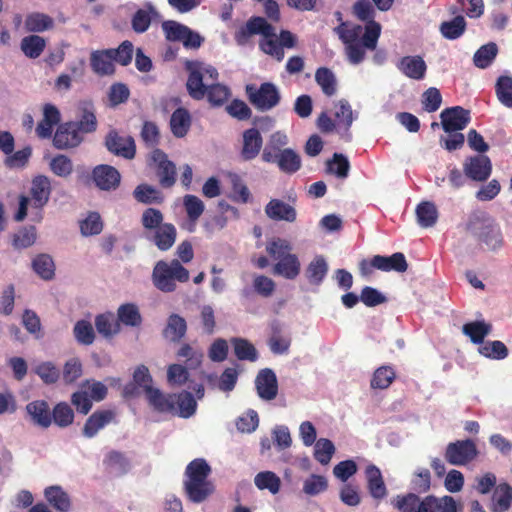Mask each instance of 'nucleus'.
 <instances>
[{"label":"nucleus","instance_id":"58","mask_svg":"<svg viewBox=\"0 0 512 512\" xmlns=\"http://www.w3.org/2000/svg\"><path fill=\"white\" fill-rule=\"evenodd\" d=\"M479 353L486 358L502 360L508 356L506 345L499 341H487L479 347Z\"/></svg>","mask_w":512,"mask_h":512},{"label":"nucleus","instance_id":"4","mask_svg":"<svg viewBox=\"0 0 512 512\" xmlns=\"http://www.w3.org/2000/svg\"><path fill=\"white\" fill-rule=\"evenodd\" d=\"M186 90L189 96L194 100H202L206 97L209 104L213 107H220L225 104L231 96L230 89L220 83L205 84L198 70L191 71V76L187 78Z\"/></svg>","mask_w":512,"mask_h":512},{"label":"nucleus","instance_id":"10","mask_svg":"<svg viewBox=\"0 0 512 512\" xmlns=\"http://www.w3.org/2000/svg\"><path fill=\"white\" fill-rule=\"evenodd\" d=\"M478 455L476 444L471 439L457 440L447 445L446 461L455 466H463L473 461Z\"/></svg>","mask_w":512,"mask_h":512},{"label":"nucleus","instance_id":"55","mask_svg":"<svg viewBox=\"0 0 512 512\" xmlns=\"http://www.w3.org/2000/svg\"><path fill=\"white\" fill-rule=\"evenodd\" d=\"M140 137L146 147L152 150L158 149L157 146L160 144L161 135L159 127L155 122L145 121L142 125Z\"/></svg>","mask_w":512,"mask_h":512},{"label":"nucleus","instance_id":"45","mask_svg":"<svg viewBox=\"0 0 512 512\" xmlns=\"http://www.w3.org/2000/svg\"><path fill=\"white\" fill-rule=\"evenodd\" d=\"M231 344L238 360L254 362L258 359L256 348L247 339L235 337L231 339Z\"/></svg>","mask_w":512,"mask_h":512},{"label":"nucleus","instance_id":"1","mask_svg":"<svg viewBox=\"0 0 512 512\" xmlns=\"http://www.w3.org/2000/svg\"><path fill=\"white\" fill-rule=\"evenodd\" d=\"M211 467L203 458L192 460L185 468L183 488L187 499L193 503H202L215 491L208 477Z\"/></svg>","mask_w":512,"mask_h":512},{"label":"nucleus","instance_id":"63","mask_svg":"<svg viewBox=\"0 0 512 512\" xmlns=\"http://www.w3.org/2000/svg\"><path fill=\"white\" fill-rule=\"evenodd\" d=\"M37 233L34 226L20 229L13 235L12 245L15 249H25L32 246L36 241Z\"/></svg>","mask_w":512,"mask_h":512},{"label":"nucleus","instance_id":"47","mask_svg":"<svg viewBox=\"0 0 512 512\" xmlns=\"http://www.w3.org/2000/svg\"><path fill=\"white\" fill-rule=\"evenodd\" d=\"M254 483L259 490H268L272 494H277L281 487L280 478L272 471L259 472L254 478Z\"/></svg>","mask_w":512,"mask_h":512},{"label":"nucleus","instance_id":"40","mask_svg":"<svg viewBox=\"0 0 512 512\" xmlns=\"http://www.w3.org/2000/svg\"><path fill=\"white\" fill-rule=\"evenodd\" d=\"M354 118L352 107L346 99H340L334 103V121L338 127L348 131Z\"/></svg>","mask_w":512,"mask_h":512},{"label":"nucleus","instance_id":"54","mask_svg":"<svg viewBox=\"0 0 512 512\" xmlns=\"http://www.w3.org/2000/svg\"><path fill=\"white\" fill-rule=\"evenodd\" d=\"M134 198L144 204L161 203L163 196L160 191L148 184H140L133 191Z\"/></svg>","mask_w":512,"mask_h":512},{"label":"nucleus","instance_id":"39","mask_svg":"<svg viewBox=\"0 0 512 512\" xmlns=\"http://www.w3.org/2000/svg\"><path fill=\"white\" fill-rule=\"evenodd\" d=\"M54 27V20L47 14L33 12L26 16L25 28L29 32L40 33Z\"/></svg>","mask_w":512,"mask_h":512},{"label":"nucleus","instance_id":"15","mask_svg":"<svg viewBox=\"0 0 512 512\" xmlns=\"http://www.w3.org/2000/svg\"><path fill=\"white\" fill-rule=\"evenodd\" d=\"M152 381L153 379L149 369L143 364L137 366L133 373V380L123 387V397L133 398L138 396L140 388H142L145 395H147L149 389H154V387H152Z\"/></svg>","mask_w":512,"mask_h":512},{"label":"nucleus","instance_id":"56","mask_svg":"<svg viewBox=\"0 0 512 512\" xmlns=\"http://www.w3.org/2000/svg\"><path fill=\"white\" fill-rule=\"evenodd\" d=\"M291 243L283 238L277 237L268 241L266 244V252L274 260H280L287 255L292 254Z\"/></svg>","mask_w":512,"mask_h":512},{"label":"nucleus","instance_id":"48","mask_svg":"<svg viewBox=\"0 0 512 512\" xmlns=\"http://www.w3.org/2000/svg\"><path fill=\"white\" fill-rule=\"evenodd\" d=\"M272 335L269 338L268 344L270 350L274 354H285L288 352L291 345V339L289 337L281 336V327L279 323L274 322L271 325Z\"/></svg>","mask_w":512,"mask_h":512},{"label":"nucleus","instance_id":"34","mask_svg":"<svg viewBox=\"0 0 512 512\" xmlns=\"http://www.w3.org/2000/svg\"><path fill=\"white\" fill-rule=\"evenodd\" d=\"M328 272V264L321 255L316 256L306 267L305 277L311 285L319 286Z\"/></svg>","mask_w":512,"mask_h":512},{"label":"nucleus","instance_id":"41","mask_svg":"<svg viewBox=\"0 0 512 512\" xmlns=\"http://www.w3.org/2000/svg\"><path fill=\"white\" fill-rule=\"evenodd\" d=\"M466 20L462 15L454 17L450 21H444L440 25L441 35L448 40L460 38L466 30Z\"/></svg>","mask_w":512,"mask_h":512},{"label":"nucleus","instance_id":"17","mask_svg":"<svg viewBox=\"0 0 512 512\" xmlns=\"http://www.w3.org/2000/svg\"><path fill=\"white\" fill-rule=\"evenodd\" d=\"M263 147V138L257 128L246 129L242 134L240 156L244 161L255 159Z\"/></svg>","mask_w":512,"mask_h":512},{"label":"nucleus","instance_id":"43","mask_svg":"<svg viewBox=\"0 0 512 512\" xmlns=\"http://www.w3.org/2000/svg\"><path fill=\"white\" fill-rule=\"evenodd\" d=\"M119 323L131 327H139L142 324V316L134 303L122 304L117 310Z\"/></svg>","mask_w":512,"mask_h":512},{"label":"nucleus","instance_id":"19","mask_svg":"<svg viewBox=\"0 0 512 512\" xmlns=\"http://www.w3.org/2000/svg\"><path fill=\"white\" fill-rule=\"evenodd\" d=\"M146 238L160 251H168L175 244L177 230L172 223H164L155 231L150 234H146Z\"/></svg>","mask_w":512,"mask_h":512},{"label":"nucleus","instance_id":"53","mask_svg":"<svg viewBox=\"0 0 512 512\" xmlns=\"http://www.w3.org/2000/svg\"><path fill=\"white\" fill-rule=\"evenodd\" d=\"M130 97L129 87L122 82L113 83L107 92V104L109 107H116L128 101Z\"/></svg>","mask_w":512,"mask_h":512},{"label":"nucleus","instance_id":"16","mask_svg":"<svg viewBox=\"0 0 512 512\" xmlns=\"http://www.w3.org/2000/svg\"><path fill=\"white\" fill-rule=\"evenodd\" d=\"M258 396L266 401H271L278 394V381L275 372L270 368L259 371L255 379Z\"/></svg>","mask_w":512,"mask_h":512},{"label":"nucleus","instance_id":"28","mask_svg":"<svg viewBox=\"0 0 512 512\" xmlns=\"http://www.w3.org/2000/svg\"><path fill=\"white\" fill-rule=\"evenodd\" d=\"M158 17L159 13L155 7L151 3H146L144 8L138 9L132 16V29L136 33H144L149 29L152 19Z\"/></svg>","mask_w":512,"mask_h":512},{"label":"nucleus","instance_id":"30","mask_svg":"<svg viewBox=\"0 0 512 512\" xmlns=\"http://www.w3.org/2000/svg\"><path fill=\"white\" fill-rule=\"evenodd\" d=\"M187 332V322L179 314L172 313L168 319L167 324L163 330L164 338L171 342H179Z\"/></svg>","mask_w":512,"mask_h":512},{"label":"nucleus","instance_id":"57","mask_svg":"<svg viewBox=\"0 0 512 512\" xmlns=\"http://www.w3.org/2000/svg\"><path fill=\"white\" fill-rule=\"evenodd\" d=\"M184 68L188 73V77L191 76V71L198 70L202 78V83H204L205 79L216 82L219 78V73L215 67L212 65H204V63L197 60H187L184 64Z\"/></svg>","mask_w":512,"mask_h":512},{"label":"nucleus","instance_id":"3","mask_svg":"<svg viewBox=\"0 0 512 512\" xmlns=\"http://www.w3.org/2000/svg\"><path fill=\"white\" fill-rule=\"evenodd\" d=\"M96 116L92 111L83 109L79 121H69L60 124L53 137L55 148L64 150L78 146L83 140V134L95 130Z\"/></svg>","mask_w":512,"mask_h":512},{"label":"nucleus","instance_id":"23","mask_svg":"<svg viewBox=\"0 0 512 512\" xmlns=\"http://www.w3.org/2000/svg\"><path fill=\"white\" fill-rule=\"evenodd\" d=\"M146 399L149 405L159 413L176 412V394H164L158 388L149 389Z\"/></svg>","mask_w":512,"mask_h":512},{"label":"nucleus","instance_id":"13","mask_svg":"<svg viewBox=\"0 0 512 512\" xmlns=\"http://www.w3.org/2000/svg\"><path fill=\"white\" fill-rule=\"evenodd\" d=\"M103 470L111 477H122L132 469V462L126 453L118 450H109L102 460Z\"/></svg>","mask_w":512,"mask_h":512},{"label":"nucleus","instance_id":"2","mask_svg":"<svg viewBox=\"0 0 512 512\" xmlns=\"http://www.w3.org/2000/svg\"><path fill=\"white\" fill-rule=\"evenodd\" d=\"M465 229L485 250L495 251L504 243L499 223L485 211L472 212L468 217Z\"/></svg>","mask_w":512,"mask_h":512},{"label":"nucleus","instance_id":"26","mask_svg":"<svg viewBox=\"0 0 512 512\" xmlns=\"http://www.w3.org/2000/svg\"><path fill=\"white\" fill-rule=\"evenodd\" d=\"M30 193L36 208H42L48 202L51 194V182L45 175L33 178Z\"/></svg>","mask_w":512,"mask_h":512},{"label":"nucleus","instance_id":"6","mask_svg":"<svg viewBox=\"0 0 512 512\" xmlns=\"http://www.w3.org/2000/svg\"><path fill=\"white\" fill-rule=\"evenodd\" d=\"M148 165L152 167L158 178L159 185L164 189L172 188L177 181V169L173 161L161 149H154L150 152Z\"/></svg>","mask_w":512,"mask_h":512},{"label":"nucleus","instance_id":"52","mask_svg":"<svg viewBox=\"0 0 512 512\" xmlns=\"http://www.w3.org/2000/svg\"><path fill=\"white\" fill-rule=\"evenodd\" d=\"M197 403L192 395L188 391H182L176 394V412L183 418H189L195 413Z\"/></svg>","mask_w":512,"mask_h":512},{"label":"nucleus","instance_id":"59","mask_svg":"<svg viewBox=\"0 0 512 512\" xmlns=\"http://www.w3.org/2000/svg\"><path fill=\"white\" fill-rule=\"evenodd\" d=\"M335 453V446L333 442L326 438H320L316 441L314 446V458L322 465L330 463Z\"/></svg>","mask_w":512,"mask_h":512},{"label":"nucleus","instance_id":"8","mask_svg":"<svg viewBox=\"0 0 512 512\" xmlns=\"http://www.w3.org/2000/svg\"><path fill=\"white\" fill-rule=\"evenodd\" d=\"M392 507L398 512H437V497H420L414 492L396 495L391 500Z\"/></svg>","mask_w":512,"mask_h":512},{"label":"nucleus","instance_id":"42","mask_svg":"<svg viewBox=\"0 0 512 512\" xmlns=\"http://www.w3.org/2000/svg\"><path fill=\"white\" fill-rule=\"evenodd\" d=\"M46 47V41L43 37L38 35H29L22 38L20 48L23 54L30 58H38Z\"/></svg>","mask_w":512,"mask_h":512},{"label":"nucleus","instance_id":"44","mask_svg":"<svg viewBox=\"0 0 512 512\" xmlns=\"http://www.w3.org/2000/svg\"><path fill=\"white\" fill-rule=\"evenodd\" d=\"M418 224L423 228H429L436 224L438 211L434 203L429 201L421 202L416 207Z\"/></svg>","mask_w":512,"mask_h":512},{"label":"nucleus","instance_id":"33","mask_svg":"<svg viewBox=\"0 0 512 512\" xmlns=\"http://www.w3.org/2000/svg\"><path fill=\"white\" fill-rule=\"evenodd\" d=\"M45 498L48 503L59 512H69L71 500L69 495L60 486H50L45 489Z\"/></svg>","mask_w":512,"mask_h":512},{"label":"nucleus","instance_id":"20","mask_svg":"<svg viewBox=\"0 0 512 512\" xmlns=\"http://www.w3.org/2000/svg\"><path fill=\"white\" fill-rule=\"evenodd\" d=\"M26 412L34 425L45 429L51 426V409L47 401L34 400L29 402L26 405Z\"/></svg>","mask_w":512,"mask_h":512},{"label":"nucleus","instance_id":"62","mask_svg":"<svg viewBox=\"0 0 512 512\" xmlns=\"http://www.w3.org/2000/svg\"><path fill=\"white\" fill-rule=\"evenodd\" d=\"M498 100L506 107L512 108V77L500 76L495 85Z\"/></svg>","mask_w":512,"mask_h":512},{"label":"nucleus","instance_id":"12","mask_svg":"<svg viewBox=\"0 0 512 512\" xmlns=\"http://www.w3.org/2000/svg\"><path fill=\"white\" fill-rule=\"evenodd\" d=\"M440 119L443 130L452 133L465 129L471 117L469 110L461 106H453L442 110Z\"/></svg>","mask_w":512,"mask_h":512},{"label":"nucleus","instance_id":"5","mask_svg":"<svg viewBox=\"0 0 512 512\" xmlns=\"http://www.w3.org/2000/svg\"><path fill=\"white\" fill-rule=\"evenodd\" d=\"M190 274L178 259L171 262L159 260L152 271L153 285L165 293L176 290V282L185 283L189 280Z\"/></svg>","mask_w":512,"mask_h":512},{"label":"nucleus","instance_id":"51","mask_svg":"<svg viewBox=\"0 0 512 512\" xmlns=\"http://www.w3.org/2000/svg\"><path fill=\"white\" fill-rule=\"evenodd\" d=\"M52 423L58 427H68L73 423L74 412L66 402L56 404L51 410Z\"/></svg>","mask_w":512,"mask_h":512},{"label":"nucleus","instance_id":"22","mask_svg":"<svg viewBox=\"0 0 512 512\" xmlns=\"http://www.w3.org/2000/svg\"><path fill=\"white\" fill-rule=\"evenodd\" d=\"M365 477L371 497L378 501L384 499L387 496V487L380 469L374 464L368 465L365 469Z\"/></svg>","mask_w":512,"mask_h":512},{"label":"nucleus","instance_id":"32","mask_svg":"<svg viewBox=\"0 0 512 512\" xmlns=\"http://www.w3.org/2000/svg\"><path fill=\"white\" fill-rule=\"evenodd\" d=\"M274 163L277 164L280 171L290 175L300 170L302 165L301 157L291 148H285L283 152L279 153Z\"/></svg>","mask_w":512,"mask_h":512},{"label":"nucleus","instance_id":"21","mask_svg":"<svg viewBox=\"0 0 512 512\" xmlns=\"http://www.w3.org/2000/svg\"><path fill=\"white\" fill-rule=\"evenodd\" d=\"M396 66L406 77L414 80H422L427 71V65L419 55L404 56Z\"/></svg>","mask_w":512,"mask_h":512},{"label":"nucleus","instance_id":"60","mask_svg":"<svg viewBox=\"0 0 512 512\" xmlns=\"http://www.w3.org/2000/svg\"><path fill=\"white\" fill-rule=\"evenodd\" d=\"M411 490L416 494H424L430 490L431 474L427 468H419L412 475Z\"/></svg>","mask_w":512,"mask_h":512},{"label":"nucleus","instance_id":"29","mask_svg":"<svg viewBox=\"0 0 512 512\" xmlns=\"http://www.w3.org/2000/svg\"><path fill=\"white\" fill-rule=\"evenodd\" d=\"M191 115L186 108L179 107L171 115L170 129L177 138H183L187 135L191 127Z\"/></svg>","mask_w":512,"mask_h":512},{"label":"nucleus","instance_id":"14","mask_svg":"<svg viewBox=\"0 0 512 512\" xmlns=\"http://www.w3.org/2000/svg\"><path fill=\"white\" fill-rule=\"evenodd\" d=\"M465 175L473 181H486L492 172V163L489 157L477 155L468 157L463 165Z\"/></svg>","mask_w":512,"mask_h":512},{"label":"nucleus","instance_id":"25","mask_svg":"<svg viewBox=\"0 0 512 512\" xmlns=\"http://www.w3.org/2000/svg\"><path fill=\"white\" fill-rule=\"evenodd\" d=\"M301 271V264L296 254H290L278 260L273 268L272 273L288 280H294Z\"/></svg>","mask_w":512,"mask_h":512},{"label":"nucleus","instance_id":"38","mask_svg":"<svg viewBox=\"0 0 512 512\" xmlns=\"http://www.w3.org/2000/svg\"><path fill=\"white\" fill-rule=\"evenodd\" d=\"M334 33L338 35L339 39L346 46L349 44L361 41L363 28L358 24H350L349 22H342L333 29Z\"/></svg>","mask_w":512,"mask_h":512},{"label":"nucleus","instance_id":"18","mask_svg":"<svg viewBox=\"0 0 512 512\" xmlns=\"http://www.w3.org/2000/svg\"><path fill=\"white\" fill-rule=\"evenodd\" d=\"M266 216L273 221L293 223L297 219L296 209L280 199H271L264 208Z\"/></svg>","mask_w":512,"mask_h":512},{"label":"nucleus","instance_id":"49","mask_svg":"<svg viewBox=\"0 0 512 512\" xmlns=\"http://www.w3.org/2000/svg\"><path fill=\"white\" fill-rule=\"evenodd\" d=\"M33 270L44 280H51L55 275V265L51 256L39 254L32 261Z\"/></svg>","mask_w":512,"mask_h":512},{"label":"nucleus","instance_id":"9","mask_svg":"<svg viewBox=\"0 0 512 512\" xmlns=\"http://www.w3.org/2000/svg\"><path fill=\"white\" fill-rule=\"evenodd\" d=\"M254 35L275 36V28L265 18L252 16L234 33V40L239 46H245Z\"/></svg>","mask_w":512,"mask_h":512},{"label":"nucleus","instance_id":"46","mask_svg":"<svg viewBox=\"0 0 512 512\" xmlns=\"http://www.w3.org/2000/svg\"><path fill=\"white\" fill-rule=\"evenodd\" d=\"M498 53V47L495 43L490 42L481 46L473 56L474 65L480 69L489 67Z\"/></svg>","mask_w":512,"mask_h":512},{"label":"nucleus","instance_id":"64","mask_svg":"<svg viewBox=\"0 0 512 512\" xmlns=\"http://www.w3.org/2000/svg\"><path fill=\"white\" fill-rule=\"evenodd\" d=\"M493 500L500 510H508L512 505V487L508 483L499 484L495 488Z\"/></svg>","mask_w":512,"mask_h":512},{"label":"nucleus","instance_id":"31","mask_svg":"<svg viewBox=\"0 0 512 512\" xmlns=\"http://www.w3.org/2000/svg\"><path fill=\"white\" fill-rule=\"evenodd\" d=\"M376 265H378V270L384 272L396 271L403 273L408 269L405 255L401 252H396L391 256L376 255Z\"/></svg>","mask_w":512,"mask_h":512},{"label":"nucleus","instance_id":"27","mask_svg":"<svg viewBox=\"0 0 512 512\" xmlns=\"http://www.w3.org/2000/svg\"><path fill=\"white\" fill-rule=\"evenodd\" d=\"M121 183V174L113 166L108 164H98V189L104 191H114Z\"/></svg>","mask_w":512,"mask_h":512},{"label":"nucleus","instance_id":"24","mask_svg":"<svg viewBox=\"0 0 512 512\" xmlns=\"http://www.w3.org/2000/svg\"><path fill=\"white\" fill-rule=\"evenodd\" d=\"M288 144V137L282 131L272 133L269 140L262 151V161L265 163H273L278 158L279 153L283 152L284 147Z\"/></svg>","mask_w":512,"mask_h":512},{"label":"nucleus","instance_id":"7","mask_svg":"<svg viewBox=\"0 0 512 512\" xmlns=\"http://www.w3.org/2000/svg\"><path fill=\"white\" fill-rule=\"evenodd\" d=\"M246 95L249 102L262 112L273 109L281 100L278 88L271 82H264L259 87L252 84L247 85Z\"/></svg>","mask_w":512,"mask_h":512},{"label":"nucleus","instance_id":"35","mask_svg":"<svg viewBox=\"0 0 512 512\" xmlns=\"http://www.w3.org/2000/svg\"><path fill=\"white\" fill-rule=\"evenodd\" d=\"M492 331V325L484 321H472L463 325L462 332L468 336L474 344H483L484 339Z\"/></svg>","mask_w":512,"mask_h":512},{"label":"nucleus","instance_id":"61","mask_svg":"<svg viewBox=\"0 0 512 512\" xmlns=\"http://www.w3.org/2000/svg\"><path fill=\"white\" fill-rule=\"evenodd\" d=\"M163 213L156 208H147L143 211L141 217V224L146 232V234H150L151 232L161 227L163 223Z\"/></svg>","mask_w":512,"mask_h":512},{"label":"nucleus","instance_id":"36","mask_svg":"<svg viewBox=\"0 0 512 512\" xmlns=\"http://www.w3.org/2000/svg\"><path fill=\"white\" fill-rule=\"evenodd\" d=\"M396 378V372L390 365L378 367L370 380V387L375 390H384L390 387Z\"/></svg>","mask_w":512,"mask_h":512},{"label":"nucleus","instance_id":"11","mask_svg":"<svg viewBox=\"0 0 512 512\" xmlns=\"http://www.w3.org/2000/svg\"><path fill=\"white\" fill-rule=\"evenodd\" d=\"M104 145L107 150L118 157L132 160L136 156V143L130 135H120L116 129H111L105 136Z\"/></svg>","mask_w":512,"mask_h":512},{"label":"nucleus","instance_id":"50","mask_svg":"<svg viewBox=\"0 0 512 512\" xmlns=\"http://www.w3.org/2000/svg\"><path fill=\"white\" fill-rule=\"evenodd\" d=\"M134 46L131 41H123L116 49H107L106 55L122 66H127L133 58Z\"/></svg>","mask_w":512,"mask_h":512},{"label":"nucleus","instance_id":"37","mask_svg":"<svg viewBox=\"0 0 512 512\" xmlns=\"http://www.w3.org/2000/svg\"><path fill=\"white\" fill-rule=\"evenodd\" d=\"M315 81L327 97H332L336 94L337 79L331 69L319 67L315 72Z\"/></svg>","mask_w":512,"mask_h":512}]
</instances>
